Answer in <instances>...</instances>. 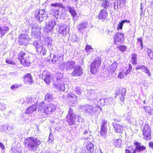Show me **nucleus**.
<instances>
[{"label": "nucleus", "instance_id": "obj_1", "mask_svg": "<svg viewBox=\"0 0 153 153\" xmlns=\"http://www.w3.org/2000/svg\"><path fill=\"white\" fill-rule=\"evenodd\" d=\"M24 143L25 146L28 150L36 152L38 150V146L41 142L38 139L31 137L25 139Z\"/></svg>", "mask_w": 153, "mask_h": 153}, {"label": "nucleus", "instance_id": "obj_2", "mask_svg": "<svg viewBox=\"0 0 153 153\" xmlns=\"http://www.w3.org/2000/svg\"><path fill=\"white\" fill-rule=\"evenodd\" d=\"M67 121L70 125H74L75 119L79 123H82L83 121V119L79 115H75L73 109L70 108L68 111V114L66 116Z\"/></svg>", "mask_w": 153, "mask_h": 153}, {"label": "nucleus", "instance_id": "obj_3", "mask_svg": "<svg viewBox=\"0 0 153 153\" xmlns=\"http://www.w3.org/2000/svg\"><path fill=\"white\" fill-rule=\"evenodd\" d=\"M57 74L59 76H58L56 78V81L53 82V85L55 86L58 90L64 91L65 88L63 82V74L61 73H58Z\"/></svg>", "mask_w": 153, "mask_h": 153}, {"label": "nucleus", "instance_id": "obj_4", "mask_svg": "<svg viewBox=\"0 0 153 153\" xmlns=\"http://www.w3.org/2000/svg\"><path fill=\"white\" fill-rule=\"evenodd\" d=\"M101 63V59L99 57L95 59L90 66V72L92 74H95L97 71Z\"/></svg>", "mask_w": 153, "mask_h": 153}, {"label": "nucleus", "instance_id": "obj_5", "mask_svg": "<svg viewBox=\"0 0 153 153\" xmlns=\"http://www.w3.org/2000/svg\"><path fill=\"white\" fill-rule=\"evenodd\" d=\"M35 16L40 22L45 20L48 17L47 14L43 9L36 10L35 12Z\"/></svg>", "mask_w": 153, "mask_h": 153}, {"label": "nucleus", "instance_id": "obj_6", "mask_svg": "<svg viewBox=\"0 0 153 153\" xmlns=\"http://www.w3.org/2000/svg\"><path fill=\"white\" fill-rule=\"evenodd\" d=\"M26 55L24 52H21L18 55V58L20 62L24 66H28L30 65L29 60L27 59Z\"/></svg>", "mask_w": 153, "mask_h": 153}, {"label": "nucleus", "instance_id": "obj_7", "mask_svg": "<svg viewBox=\"0 0 153 153\" xmlns=\"http://www.w3.org/2000/svg\"><path fill=\"white\" fill-rule=\"evenodd\" d=\"M125 39L124 35L121 33H117L115 35L114 38V44L118 45L123 42Z\"/></svg>", "mask_w": 153, "mask_h": 153}, {"label": "nucleus", "instance_id": "obj_8", "mask_svg": "<svg viewBox=\"0 0 153 153\" xmlns=\"http://www.w3.org/2000/svg\"><path fill=\"white\" fill-rule=\"evenodd\" d=\"M30 40L28 36L25 34H22L20 36L19 40V45L26 46L28 44V42Z\"/></svg>", "mask_w": 153, "mask_h": 153}, {"label": "nucleus", "instance_id": "obj_9", "mask_svg": "<svg viewBox=\"0 0 153 153\" xmlns=\"http://www.w3.org/2000/svg\"><path fill=\"white\" fill-rule=\"evenodd\" d=\"M56 23V21L54 20L49 21L46 24L44 27L45 31L47 33L51 31Z\"/></svg>", "mask_w": 153, "mask_h": 153}, {"label": "nucleus", "instance_id": "obj_10", "mask_svg": "<svg viewBox=\"0 0 153 153\" xmlns=\"http://www.w3.org/2000/svg\"><path fill=\"white\" fill-rule=\"evenodd\" d=\"M80 108L84 110L85 113L88 115H91L94 113L93 107L92 105H86L80 106Z\"/></svg>", "mask_w": 153, "mask_h": 153}, {"label": "nucleus", "instance_id": "obj_11", "mask_svg": "<svg viewBox=\"0 0 153 153\" xmlns=\"http://www.w3.org/2000/svg\"><path fill=\"white\" fill-rule=\"evenodd\" d=\"M42 79L48 85H49L52 79L50 73L47 71H44L42 74Z\"/></svg>", "mask_w": 153, "mask_h": 153}, {"label": "nucleus", "instance_id": "obj_12", "mask_svg": "<svg viewBox=\"0 0 153 153\" xmlns=\"http://www.w3.org/2000/svg\"><path fill=\"white\" fill-rule=\"evenodd\" d=\"M126 92V89L124 88H121L120 90H117L116 91L115 97L120 99V100L123 101Z\"/></svg>", "mask_w": 153, "mask_h": 153}, {"label": "nucleus", "instance_id": "obj_13", "mask_svg": "<svg viewBox=\"0 0 153 153\" xmlns=\"http://www.w3.org/2000/svg\"><path fill=\"white\" fill-rule=\"evenodd\" d=\"M69 27L66 25H62L59 27L58 33L59 34L65 37L68 32L69 31Z\"/></svg>", "mask_w": 153, "mask_h": 153}, {"label": "nucleus", "instance_id": "obj_14", "mask_svg": "<svg viewBox=\"0 0 153 153\" xmlns=\"http://www.w3.org/2000/svg\"><path fill=\"white\" fill-rule=\"evenodd\" d=\"M74 68V71L72 73V75L73 76H80L83 74L82 68L80 65H76Z\"/></svg>", "mask_w": 153, "mask_h": 153}, {"label": "nucleus", "instance_id": "obj_15", "mask_svg": "<svg viewBox=\"0 0 153 153\" xmlns=\"http://www.w3.org/2000/svg\"><path fill=\"white\" fill-rule=\"evenodd\" d=\"M67 97L70 103H71L72 105L74 106L76 103L77 98L74 94L72 93H68L67 94Z\"/></svg>", "mask_w": 153, "mask_h": 153}, {"label": "nucleus", "instance_id": "obj_16", "mask_svg": "<svg viewBox=\"0 0 153 153\" xmlns=\"http://www.w3.org/2000/svg\"><path fill=\"white\" fill-rule=\"evenodd\" d=\"M134 144L136 146L135 149L133 151V153H136V152H141L146 149V147L143 145H141V143L139 142H136Z\"/></svg>", "mask_w": 153, "mask_h": 153}, {"label": "nucleus", "instance_id": "obj_17", "mask_svg": "<svg viewBox=\"0 0 153 153\" xmlns=\"http://www.w3.org/2000/svg\"><path fill=\"white\" fill-rule=\"evenodd\" d=\"M135 68L137 70L141 69L149 77H150L152 75L150 71L144 65H138L135 67Z\"/></svg>", "mask_w": 153, "mask_h": 153}, {"label": "nucleus", "instance_id": "obj_18", "mask_svg": "<svg viewBox=\"0 0 153 153\" xmlns=\"http://www.w3.org/2000/svg\"><path fill=\"white\" fill-rule=\"evenodd\" d=\"M56 107L54 105L51 103L46 106L45 109V112L47 114H51L54 112L56 109Z\"/></svg>", "mask_w": 153, "mask_h": 153}, {"label": "nucleus", "instance_id": "obj_19", "mask_svg": "<svg viewBox=\"0 0 153 153\" xmlns=\"http://www.w3.org/2000/svg\"><path fill=\"white\" fill-rule=\"evenodd\" d=\"M24 82L25 83L30 85L34 82L33 80L32 79V76L30 74H26L24 77Z\"/></svg>", "mask_w": 153, "mask_h": 153}, {"label": "nucleus", "instance_id": "obj_20", "mask_svg": "<svg viewBox=\"0 0 153 153\" xmlns=\"http://www.w3.org/2000/svg\"><path fill=\"white\" fill-rule=\"evenodd\" d=\"M88 26L87 22H84L80 23L77 26L78 31L80 33L82 32L83 30L86 28Z\"/></svg>", "mask_w": 153, "mask_h": 153}, {"label": "nucleus", "instance_id": "obj_21", "mask_svg": "<svg viewBox=\"0 0 153 153\" xmlns=\"http://www.w3.org/2000/svg\"><path fill=\"white\" fill-rule=\"evenodd\" d=\"M113 126L116 132L119 133L122 132L123 131V127L122 125L114 122L113 123Z\"/></svg>", "mask_w": 153, "mask_h": 153}, {"label": "nucleus", "instance_id": "obj_22", "mask_svg": "<svg viewBox=\"0 0 153 153\" xmlns=\"http://www.w3.org/2000/svg\"><path fill=\"white\" fill-rule=\"evenodd\" d=\"M37 108L36 105H33L32 106L29 107L26 109L25 114H30L35 111Z\"/></svg>", "mask_w": 153, "mask_h": 153}, {"label": "nucleus", "instance_id": "obj_23", "mask_svg": "<svg viewBox=\"0 0 153 153\" xmlns=\"http://www.w3.org/2000/svg\"><path fill=\"white\" fill-rule=\"evenodd\" d=\"M65 63V68L67 70H70L74 68L76 64L74 62L72 61H67Z\"/></svg>", "mask_w": 153, "mask_h": 153}, {"label": "nucleus", "instance_id": "obj_24", "mask_svg": "<svg viewBox=\"0 0 153 153\" xmlns=\"http://www.w3.org/2000/svg\"><path fill=\"white\" fill-rule=\"evenodd\" d=\"M143 131L145 139L148 140L151 139V130H143Z\"/></svg>", "mask_w": 153, "mask_h": 153}, {"label": "nucleus", "instance_id": "obj_25", "mask_svg": "<svg viewBox=\"0 0 153 153\" xmlns=\"http://www.w3.org/2000/svg\"><path fill=\"white\" fill-rule=\"evenodd\" d=\"M32 33H33L35 35L36 37L38 39L40 37V35L41 33L40 32V28L39 27H37L35 28L34 27L32 28Z\"/></svg>", "mask_w": 153, "mask_h": 153}, {"label": "nucleus", "instance_id": "obj_26", "mask_svg": "<svg viewBox=\"0 0 153 153\" xmlns=\"http://www.w3.org/2000/svg\"><path fill=\"white\" fill-rule=\"evenodd\" d=\"M94 147V145L92 143H87L86 145V152L87 153H93Z\"/></svg>", "mask_w": 153, "mask_h": 153}, {"label": "nucleus", "instance_id": "obj_27", "mask_svg": "<svg viewBox=\"0 0 153 153\" xmlns=\"http://www.w3.org/2000/svg\"><path fill=\"white\" fill-rule=\"evenodd\" d=\"M9 28L7 26H2L0 27V36H4L9 30Z\"/></svg>", "mask_w": 153, "mask_h": 153}, {"label": "nucleus", "instance_id": "obj_28", "mask_svg": "<svg viewBox=\"0 0 153 153\" xmlns=\"http://www.w3.org/2000/svg\"><path fill=\"white\" fill-rule=\"evenodd\" d=\"M117 65V64L116 61H115L110 66V69L108 70V72L110 73L114 72L116 69Z\"/></svg>", "mask_w": 153, "mask_h": 153}, {"label": "nucleus", "instance_id": "obj_29", "mask_svg": "<svg viewBox=\"0 0 153 153\" xmlns=\"http://www.w3.org/2000/svg\"><path fill=\"white\" fill-rule=\"evenodd\" d=\"M67 8L71 16L74 18L77 15V13L74 8L73 7L69 6H68Z\"/></svg>", "mask_w": 153, "mask_h": 153}, {"label": "nucleus", "instance_id": "obj_30", "mask_svg": "<svg viewBox=\"0 0 153 153\" xmlns=\"http://www.w3.org/2000/svg\"><path fill=\"white\" fill-rule=\"evenodd\" d=\"M52 12L54 17L56 19L60 18V15L59 9L55 8L52 9Z\"/></svg>", "mask_w": 153, "mask_h": 153}, {"label": "nucleus", "instance_id": "obj_31", "mask_svg": "<svg viewBox=\"0 0 153 153\" xmlns=\"http://www.w3.org/2000/svg\"><path fill=\"white\" fill-rule=\"evenodd\" d=\"M45 45H46L48 48H51L52 46V41L51 38L48 37L45 38Z\"/></svg>", "mask_w": 153, "mask_h": 153}, {"label": "nucleus", "instance_id": "obj_32", "mask_svg": "<svg viewBox=\"0 0 153 153\" xmlns=\"http://www.w3.org/2000/svg\"><path fill=\"white\" fill-rule=\"evenodd\" d=\"M143 108L146 112L149 115H151L153 113V109L152 107L149 106H144Z\"/></svg>", "mask_w": 153, "mask_h": 153}, {"label": "nucleus", "instance_id": "obj_33", "mask_svg": "<svg viewBox=\"0 0 153 153\" xmlns=\"http://www.w3.org/2000/svg\"><path fill=\"white\" fill-rule=\"evenodd\" d=\"M99 19H101L103 21H105V10H101L98 16Z\"/></svg>", "mask_w": 153, "mask_h": 153}, {"label": "nucleus", "instance_id": "obj_34", "mask_svg": "<svg viewBox=\"0 0 153 153\" xmlns=\"http://www.w3.org/2000/svg\"><path fill=\"white\" fill-rule=\"evenodd\" d=\"M36 51L38 53L42 56L46 54L47 52L46 50L44 48L43 46L40 48L38 49Z\"/></svg>", "mask_w": 153, "mask_h": 153}, {"label": "nucleus", "instance_id": "obj_35", "mask_svg": "<svg viewBox=\"0 0 153 153\" xmlns=\"http://www.w3.org/2000/svg\"><path fill=\"white\" fill-rule=\"evenodd\" d=\"M53 99L52 95L51 94L47 93L45 96V100L48 102H51Z\"/></svg>", "mask_w": 153, "mask_h": 153}, {"label": "nucleus", "instance_id": "obj_36", "mask_svg": "<svg viewBox=\"0 0 153 153\" xmlns=\"http://www.w3.org/2000/svg\"><path fill=\"white\" fill-rule=\"evenodd\" d=\"M105 123L104 122L102 123V125L101 126V130L100 133L101 136L105 138Z\"/></svg>", "mask_w": 153, "mask_h": 153}, {"label": "nucleus", "instance_id": "obj_37", "mask_svg": "<svg viewBox=\"0 0 153 153\" xmlns=\"http://www.w3.org/2000/svg\"><path fill=\"white\" fill-rule=\"evenodd\" d=\"M121 140L120 139H114L113 140V144L117 147H121Z\"/></svg>", "mask_w": 153, "mask_h": 153}, {"label": "nucleus", "instance_id": "obj_38", "mask_svg": "<svg viewBox=\"0 0 153 153\" xmlns=\"http://www.w3.org/2000/svg\"><path fill=\"white\" fill-rule=\"evenodd\" d=\"M130 21L124 20L122 21L121 22H119L117 25V28L118 29H122L123 27V24L125 22L129 23Z\"/></svg>", "mask_w": 153, "mask_h": 153}, {"label": "nucleus", "instance_id": "obj_39", "mask_svg": "<svg viewBox=\"0 0 153 153\" xmlns=\"http://www.w3.org/2000/svg\"><path fill=\"white\" fill-rule=\"evenodd\" d=\"M128 74L126 71L125 72H120L118 74V77L121 79L124 78H126Z\"/></svg>", "mask_w": 153, "mask_h": 153}, {"label": "nucleus", "instance_id": "obj_40", "mask_svg": "<svg viewBox=\"0 0 153 153\" xmlns=\"http://www.w3.org/2000/svg\"><path fill=\"white\" fill-rule=\"evenodd\" d=\"M33 45L35 47L36 51L38 49L40 48L42 46L41 45L40 42L39 41H34L33 43Z\"/></svg>", "mask_w": 153, "mask_h": 153}, {"label": "nucleus", "instance_id": "obj_41", "mask_svg": "<svg viewBox=\"0 0 153 153\" xmlns=\"http://www.w3.org/2000/svg\"><path fill=\"white\" fill-rule=\"evenodd\" d=\"M46 106L47 105L44 102H42L39 104L38 109L40 111L43 110L45 112V109Z\"/></svg>", "mask_w": 153, "mask_h": 153}, {"label": "nucleus", "instance_id": "obj_42", "mask_svg": "<svg viewBox=\"0 0 153 153\" xmlns=\"http://www.w3.org/2000/svg\"><path fill=\"white\" fill-rule=\"evenodd\" d=\"M132 63L133 65H136L137 64L136 60L137 59V55L133 53L131 55Z\"/></svg>", "mask_w": 153, "mask_h": 153}, {"label": "nucleus", "instance_id": "obj_43", "mask_svg": "<svg viewBox=\"0 0 153 153\" xmlns=\"http://www.w3.org/2000/svg\"><path fill=\"white\" fill-rule=\"evenodd\" d=\"M85 50L87 53H89L94 51V49L89 45H86L85 47Z\"/></svg>", "mask_w": 153, "mask_h": 153}, {"label": "nucleus", "instance_id": "obj_44", "mask_svg": "<svg viewBox=\"0 0 153 153\" xmlns=\"http://www.w3.org/2000/svg\"><path fill=\"white\" fill-rule=\"evenodd\" d=\"M137 46L139 47L140 46V49L143 48V41L141 38L137 39Z\"/></svg>", "mask_w": 153, "mask_h": 153}, {"label": "nucleus", "instance_id": "obj_45", "mask_svg": "<svg viewBox=\"0 0 153 153\" xmlns=\"http://www.w3.org/2000/svg\"><path fill=\"white\" fill-rule=\"evenodd\" d=\"M119 50L122 52H124L127 49L126 46L124 45H121L117 47Z\"/></svg>", "mask_w": 153, "mask_h": 153}, {"label": "nucleus", "instance_id": "obj_46", "mask_svg": "<svg viewBox=\"0 0 153 153\" xmlns=\"http://www.w3.org/2000/svg\"><path fill=\"white\" fill-rule=\"evenodd\" d=\"M75 92L76 94L78 95H80L82 92V90L80 87H76L74 88Z\"/></svg>", "mask_w": 153, "mask_h": 153}, {"label": "nucleus", "instance_id": "obj_47", "mask_svg": "<svg viewBox=\"0 0 153 153\" xmlns=\"http://www.w3.org/2000/svg\"><path fill=\"white\" fill-rule=\"evenodd\" d=\"M53 55V58L52 59L51 61L53 63L58 62L59 59L61 58V56H59L58 58L57 56H56L55 55Z\"/></svg>", "mask_w": 153, "mask_h": 153}, {"label": "nucleus", "instance_id": "obj_48", "mask_svg": "<svg viewBox=\"0 0 153 153\" xmlns=\"http://www.w3.org/2000/svg\"><path fill=\"white\" fill-rule=\"evenodd\" d=\"M146 52L150 58L151 59H153V52L149 49H148Z\"/></svg>", "mask_w": 153, "mask_h": 153}, {"label": "nucleus", "instance_id": "obj_49", "mask_svg": "<svg viewBox=\"0 0 153 153\" xmlns=\"http://www.w3.org/2000/svg\"><path fill=\"white\" fill-rule=\"evenodd\" d=\"M123 116L124 118L128 122H129L131 120V117H130V114L129 113L124 114Z\"/></svg>", "mask_w": 153, "mask_h": 153}, {"label": "nucleus", "instance_id": "obj_50", "mask_svg": "<svg viewBox=\"0 0 153 153\" xmlns=\"http://www.w3.org/2000/svg\"><path fill=\"white\" fill-rule=\"evenodd\" d=\"M51 6L52 7H59L64 8L62 4L59 3H54L51 4Z\"/></svg>", "mask_w": 153, "mask_h": 153}, {"label": "nucleus", "instance_id": "obj_51", "mask_svg": "<svg viewBox=\"0 0 153 153\" xmlns=\"http://www.w3.org/2000/svg\"><path fill=\"white\" fill-rule=\"evenodd\" d=\"M117 3H120V8L123 7L125 4V0H118Z\"/></svg>", "mask_w": 153, "mask_h": 153}, {"label": "nucleus", "instance_id": "obj_52", "mask_svg": "<svg viewBox=\"0 0 153 153\" xmlns=\"http://www.w3.org/2000/svg\"><path fill=\"white\" fill-rule=\"evenodd\" d=\"M118 1V0L115 1L114 3V9L115 10H116L118 9V8H120V3H117V1Z\"/></svg>", "mask_w": 153, "mask_h": 153}, {"label": "nucleus", "instance_id": "obj_53", "mask_svg": "<svg viewBox=\"0 0 153 153\" xmlns=\"http://www.w3.org/2000/svg\"><path fill=\"white\" fill-rule=\"evenodd\" d=\"M19 86V85L16 84L11 86L10 87V88L11 89L13 90H15L16 89L18 88Z\"/></svg>", "mask_w": 153, "mask_h": 153}, {"label": "nucleus", "instance_id": "obj_54", "mask_svg": "<svg viewBox=\"0 0 153 153\" xmlns=\"http://www.w3.org/2000/svg\"><path fill=\"white\" fill-rule=\"evenodd\" d=\"M6 108L5 104L4 103H0V109L2 111L5 110Z\"/></svg>", "mask_w": 153, "mask_h": 153}, {"label": "nucleus", "instance_id": "obj_55", "mask_svg": "<svg viewBox=\"0 0 153 153\" xmlns=\"http://www.w3.org/2000/svg\"><path fill=\"white\" fill-rule=\"evenodd\" d=\"M66 67V63L64 62H63L59 66L60 68L62 70H63Z\"/></svg>", "mask_w": 153, "mask_h": 153}, {"label": "nucleus", "instance_id": "obj_56", "mask_svg": "<svg viewBox=\"0 0 153 153\" xmlns=\"http://www.w3.org/2000/svg\"><path fill=\"white\" fill-rule=\"evenodd\" d=\"M151 130L148 124H145L143 127V130Z\"/></svg>", "mask_w": 153, "mask_h": 153}, {"label": "nucleus", "instance_id": "obj_57", "mask_svg": "<svg viewBox=\"0 0 153 153\" xmlns=\"http://www.w3.org/2000/svg\"><path fill=\"white\" fill-rule=\"evenodd\" d=\"M6 62L8 64L14 65L15 63L13 61L11 60L10 59L6 60Z\"/></svg>", "mask_w": 153, "mask_h": 153}, {"label": "nucleus", "instance_id": "obj_58", "mask_svg": "<svg viewBox=\"0 0 153 153\" xmlns=\"http://www.w3.org/2000/svg\"><path fill=\"white\" fill-rule=\"evenodd\" d=\"M132 66L130 64H128V68L126 70V71L128 73V74L129 73L132 68Z\"/></svg>", "mask_w": 153, "mask_h": 153}, {"label": "nucleus", "instance_id": "obj_59", "mask_svg": "<svg viewBox=\"0 0 153 153\" xmlns=\"http://www.w3.org/2000/svg\"><path fill=\"white\" fill-rule=\"evenodd\" d=\"M5 125H0V131L2 132L5 131Z\"/></svg>", "mask_w": 153, "mask_h": 153}, {"label": "nucleus", "instance_id": "obj_60", "mask_svg": "<svg viewBox=\"0 0 153 153\" xmlns=\"http://www.w3.org/2000/svg\"><path fill=\"white\" fill-rule=\"evenodd\" d=\"M49 141H51V142L52 143L53 142V137L52 134H50L49 137Z\"/></svg>", "mask_w": 153, "mask_h": 153}, {"label": "nucleus", "instance_id": "obj_61", "mask_svg": "<svg viewBox=\"0 0 153 153\" xmlns=\"http://www.w3.org/2000/svg\"><path fill=\"white\" fill-rule=\"evenodd\" d=\"M113 99L111 97H109L107 99V102L109 104H111L112 102Z\"/></svg>", "mask_w": 153, "mask_h": 153}, {"label": "nucleus", "instance_id": "obj_62", "mask_svg": "<svg viewBox=\"0 0 153 153\" xmlns=\"http://www.w3.org/2000/svg\"><path fill=\"white\" fill-rule=\"evenodd\" d=\"M96 93L95 90H91L90 92H89V94H90L91 95H94Z\"/></svg>", "mask_w": 153, "mask_h": 153}, {"label": "nucleus", "instance_id": "obj_63", "mask_svg": "<svg viewBox=\"0 0 153 153\" xmlns=\"http://www.w3.org/2000/svg\"><path fill=\"white\" fill-rule=\"evenodd\" d=\"M149 146L152 149H153V142H150L149 143Z\"/></svg>", "mask_w": 153, "mask_h": 153}, {"label": "nucleus", "instance_id": "obj_64", "mask_svg": "<svg viewBox=\"0 0 153 153\" xmlns=\"http://www.w3.org/2000/svg\"><path fill=\"white\" fill-rule=\"evenodd\" d=\"M0 147L2 150L4 149L5 148L4 145L1 142H0Z\"/></svg>", "mask_w": 153, "mask_h": 153}]
</instances>
